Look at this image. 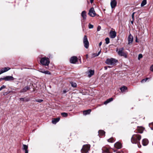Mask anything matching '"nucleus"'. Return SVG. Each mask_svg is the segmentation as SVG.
<instances>
[{
	"mask_svg": "<svg viewBox=\"0 0 153 153\" xmlns=\"http://www.w3.org/2000/svg\"><path fill=\"white\" fill-rule=\"evenodd\" d=\"M141 139V136L139 134L133 135L131 138V141L133 143L137 144L138 147L140 148V145H139V141Z\"/></svg>",
	"mask_w": 153,
	"mask_h": 153,
	"instance_id": "f257e3e1",
	"label": "nucleus"
},
{
	"mask_svg": "<svg viewBox=\"0 0 153 153\" xmlns=\"http://www.w3.org/2000/svg\"><path fill=\"white\" fill-rule=\"evenodd\" d=\"M40 62L43 65L48 66L50 62L49 59L46 57H42L40 60Z\"/></svg>",
	"mask_w": 153,
	"mask_h": 153,
	"instance_id": "f03ea898",
	"label": "nucleus"
},
{
	"mask_svg": "<svg viewBox=\"0 0 153 153\" xmlns=\"http://www.w3.org/2000/svg\"><path fill=\"white\" fill-rule=\"evenodd\" d=\"M118 60L115 59L111 58L110 59H106L105 63L109 65H114L115 63L117 62Z\"/></svg>",
	"mask_w": 153,
	"mask_h": 153,
	"instance_id": "7ed1b4c3",
	"label": "nucleus"
},
{
	"mask_svg": "<svg viewBox=\"0 0 153 153\" xmlns=\"http://www.w3.org/2000/svg\"><path fill=\"white\" fill-rule=\"evenodd\" d=\"M123 48H121L119 49L118 50L117 49L116 51L117 52L118 54L121 56H123L125 58H126L127 57V55L126 53H124L123 50Z\"/></svg>",
	"mask_w": 153,
	"mask_h": 153,
	"instance_id": "20e7f679",
	"label": "nucleus"
},
{
	"mask_svg": "<svg viewBox=\"0 0 153 153\" xmlns=\"http://www.w3.org/2000/svg\"><path fill=\"white\" fill-rule=\"evenodd\" d=\"M90 146L89 145H85L83 146L81 150L82 153H87L89 150Z\"/></svg>",
	"mask_w": 153,
	"mask_h": 153,
	"instance_id": "39448f33",
	"label": "nucleus"
},
{
	"mask_svg": "<svg viewBox=\"0 0 153 153\" xmlns=\"http://www.w3.org/2000/svg\"><path fill=\"white\" fill-rule=\"evenodd\" d=\"M83 42L85 48L87 49L89 47V43L87 37L86 35H85L84 36Z\"/></svg>",
	"mask_w": 153,
	"mask_h": 153,
	"instance_id": "423d86ee",
	"label": "nucleus"
},
{
	"mask_svg": "<svg viewBox=\"0 0 153 153\" xmlns=\"http://www.w3.org/2000/svg\"><path fill=\"white\" fill-rule=\"evenodd\" d=\"M88 15L94 17L96 15V13L93 7H91L89 10Z\"/></svg>",
	"mask_w": 153,
	"mask_h": 153,
	"instance_id": "0eeeda50",
	"label": "nucleus"
},
{
	"mask_svg": "<svg viewBox=\"0 0 153 153\" xmlns=\"http://www.w3.org/2000/svg\"><path fill=\"white\" fill-rule=\"evenodd\" d=\"M78 61V59L76 56H73L70 59V62L73 64L75 63Z\"/></svg>",
	"mask_w": 153,
	"mask_h": 153,
	"instance_id": "6e6552de",
	"label": "nucleus"
},
{
	"mask_svg": "<svg viewBox=\"0 0 153 153\" xmlns=\"http://www.w3.org/2000/svg\"><path fill=\"white\" fill-rule=\"evenodd\" d=\"M110 37L111 38H114L116 36V33L115 31L111 30L109 33Z\"/></svg>",
	"mask_w": 153,
	"mask_h": 153,
	"instance_id": "1a4fd4ad",
	"label": "nucleus"
},
{
	"mask_svg": "<svg viewBox=\"0 0 153 153\" xmlns=\"http://www.w3.org/2000/svg\"><path fill=\"white\" fill-rule=\"evenodd\" d=\"M128 44L132 43L133 40V37L130 33L128 36Z\"/></svg>",
	"mask_w": 153,
	"mask_h": 153,
	"instance_id": "9d476101",
	"label": "nucleus"
},
{
	"mask_svg": "<svg viewBox=\"0 0 153 153\" xmlns=\"http://www.w3.org/2000/svg\"><path fill=\"white\" fill-rule=\"evenodd\" d=\"M102 153H112V152L110 151L109 149L105 147H103L102 149Z\"/></svg>",
	"mask_w": 153,
	"mask_h": 153,
	"instance_id": "9b49d317",
	"label": "nucleus"
},
{
	"mask_svg": "<svg viewBox=\"0 0 153 153\" xmlns=\"http://www.w3.org/2000/svg\"><path fill=\"white\" fill-rule=\"evenodd\" d=\"M4 77L5 80L6 81H12L14 79V78L11 76H7Z\"/></svg>",
	"mask_w": 153,
	"mask_h": 153,
	"instance_id": "f8f14e48",
	"label": "nucleus"
},
{
	"mask_svg": "<svg viewBox=\"0 0 153 153\" xmlns=\"http://www.w3.org/2000/svg\"><path fill=\"white\" fill-rule=\"evenodd\" d=\"M110 4L111 7L113 9L116 6L117 3L115 0H112L111 1Z\"/></svg>",
	"mask_w": 153,
	"mask_h": 153,
	"instance_id": "ddd939ff",
	"label": "nucleus"
},
{
	"mask_svg": "<svg viewBox=\"0 0 153 153\" xmlns=\"http://www.w3.org/2000/svg\"><path fill=\"white\" fill-rule=\"evenodd\" d=\"M30 88L28 86H26L23 89L21 90L20 91V93H25L26 92L27 90L30 89Z\"/></svg>",
	"mask_w": 153,
	"mask_h": 153,
	"instance_id": "4468645a",
	"label": "nucleus"
},
{
	"mask_svg": "<svg viewBox=\"0 0 153 153\" xmlns=\"http://www.w3.org/2000/svg\"><path fill=\"white\" fill-rule=\"evenodd\" d=\"M86 12L85 11H83L82 12L81 16L82 17L83 20H86Z\"/></svg>",
	"mask_w": 153,
	"mask_h": 153,
	"instance_id": "2eb2a0df",
	"label": "nucleus"
},
{
	"mask_svg": "<svg viewBox=\"0 0 153 153\" xmlns=\"http://www.w3.org/2000/svg\"><path fill=\"white\" fill-rule=\"evenodd\" d=\"M114 147L118 149H120L122 147V144L121 143L119 142H117L114 145Z\"/></svg>",
	"mask_w": 153,
	"mask_h": 153,
	"instance_id": "dca6fc26",
	"label": "nucleus"
},
{
	"mask_svg": "<svg viewBox=\"0 0 153 153\" xmlns=\"http://www.w3.org/2000/svg\"><path fill=\"white\" fill-rule=\"evenodd\" d=\"M149 143L148 140L146 139H143L142 142V144L144 146L147 145Z\"/></svg>",
	"mask_w": 153,
	"mask_h": 153,
	"instance_id": "f3484780",
	"label": "nucleus"
},
{
	"mask_svg": "<svg viewBox=\"0 0 153 153\" xmlns=\"http://www.w3.org/2000/svg\"><path fill=\"white\" fill-rule=\"evenodd\" d=\"M91 110L90 109L84 111H83V114L85 115L89 114L91 112Z\"/></svg>",
	"mask_w": 153,
	"mask_h": 153,
	"instance_id": "a211bd4d",
	"label": "nucleus"
},
{
	"mask_svg": "<svg viewBox=\"0 0 153 153\" xmlns=\"http://www.w3.org/2000/svg\"><path fill=\"white\" fill-rule=\"evenodd\" d=\"M60 120L59 117H57L56 118L52 120V123L53 124H56L57 122H58Z\"/></svg>",
	"mask_w": 153,
	"mask_h": 153,
	"instance_id": "6ab92c4d",
	"label": "nucleus"
},
{
	"mask_svg": "<svg viewBox=\"0 0 153 153\" xmlns=\"http://www.w3.org/2000/svg\"><path fill=\"white\" fill-rule=\"evenodd\" d=\"M28 149V146L25 145L24 144L23 145V150H25V153H28V150H27Z\"/></svg>",
	"mask_w": 153,
	"mask_h": 153,
	"instance_id": "aec40b11",
	"label": "nucleus"
},
{
	"mask_svg": "<svg viewBox=\"0 0 153 153\" xmlns=\"http://www.w3.org/2000/svg\"><path fill=\"white\" fill-rule=\"evenodd\" d=\"M94 71L93 70H90L88 72V76L89 77H91L92 76L94 75Z\"/></svg>",
	"mask_w": 153,
	"mask_h": 153,
	"instance_id": "412c9836",
	"label": "nucleus"
},
{
	"mask_svg": "<svg viewBox=\"0 0 153 153\" xmlns=\"http://www.w3.org/2000/svg\"><path fill=\"white\" fill-rule=\"evenodd\" d=\"M98 133L100 136H103L105 135V132L102 130H100L98 131Z\"/></svg>",
	"mask_w": 153,
	"mask_h": 153,
	"instance_id": "4be33fe9",
	"label": "nucleus"
},
{
	"mask_svg": "<svg viewBox=\"0 0 153 153\" xmlns=\"http://www.w3.org/2000/svg\"><path fill=\"white\" fill-rule=\"evenodd\" d=\"M113 100V99L112 98H111L109 99H108L104 102V104L106 105L108 103L112 101Z\"/></svg>",
	"mask_w": 153,
	"mask_h": 153,
	"instance_id": "5701e85b",
	"label": "nucleus"
},
{
	"mask_svg": "<svg viewBox=\"0 0 153 153\" xmlns=\"http://www.w3.org/2000/svg\"><path fill=\"white\" fill-rule=\"evenodd\" d=\"M120 89L121 92H123L127 90V87L125 86H123L120 88Z\"/></svg>",
	"mask_w": 153,
	"mask_h": 153,
	"instance_id": "b1692460",
	"label": "nucleus"
},
{
	"mask_svg": "<svg viewBox=\"0 0 153 153\" xmlns=\"http://www.w3.org/2000/svg\"><path fill=\"white\" fill-rule=\"evenodd\" d=\"M10 69V68L7 67L1 69L2 71L4 73V72H5L8 71Z\"/></svg>",
	"mask_w": 153,
	"mask_h": 153,
	"instance_id": "393cba45",
	"label": "nucleus"
},
{
	"mask_svg": "<svg viewBox=\"0 0 153 153\" xmlns=\"http://www.w3.org/2000/svg\"><path fill=\"white\" fill-rule=\"evenodd\" d=\"M146 0H143L141 4V7L143 6L146 4Z\"/></svg>",
	"mask_w": 153,
	"mask_h": 153,
	"instance_id": "a878e982",
	"label": "nucleus"
},
{
	"mask_svg": "<svg viewBox=\"0 0 153 153\" xmlns=\"http://www.w3.org/2000/svg\"><path fill=\"white\" fill-rule=\"evenodd\" d=\"M61 114L62 116L64 117H66L68 115V114L65 112L62 113Z\"/></svg>",
	"mask_w": 153,
	"mask_h": 153,
	"instance_id": "bb28decb",
	"label": "nucleus"
},
{
	"mask_svg": "<svg viewBox=\"0 0 153 153\" xmlns=\"http://www.w3.org/2000/svg\"><path fill=\"white\" fill-rule=\"evenodd\" d=\"M149 126L152 130H153V122L149 124Z\"/></svg>",
	"mask_w": 153,
	"mask_h": 153,
	"instance_id": "cd10ccee",
	"label": "nucleus"
},
{
	"mask_svg": "<svg viewBox=\"0 0 153 153\" xmlns=\"http://www.w3.org/2000/svg\"><path fill=\"white\" fill-rule=\"evenodd\" d=\"M105 43L106 44H108L110 42L109 39L108 37H107L105 38Z\"/></svg>",
	"mask_w": 153,
	"mask_h": 153,
	"instance_id": "c85d7f7f",
	"label": "nucleus"
},
{
	"mask_svg": "<svg viewBox=\"0 0 153 153\" xmlns=\"http://www.w3.org/2000/svg\"><path fill=\"white\" fill-rule=\"evenodd\" d=\"M108 141L109 142L112 143L114 141V140L112 138H110L108 140Z\"/></svg>",
	"mask_w": 153,
	"mask_h": 153,
	"instance_id": "c756f323",
	"label": "nucleus"
},
{
	"mask_svg": "<svg viewBox=\"0 0 153 153\" xmlns=\"http://www.w3.org/2000/svg\"><path fill=\"white\" fill-rule=\"evenodd\" d=\"M71 83L72 87H76V83L72 82Z\"/></svg>",
	"mask_w": 153,
	"mask_h": 153,
	"instance_id": "7c9ffc66",
	"label": "nucleus"
},
{
	"mask_svg": "<svg viewBox=\"0 0 153 153\" xmlns=\"http://www.w3.org/2000/svg\"><path fill=\"white\" fill-rule=\"evenodd\" d=\"M148 79V78H146V79H143L141 81V82L142 83H143V82H146V81L147 80V79Z\"/></svg>",
	"mask_w": 153,
	"mask_h": 153,
	"instance_id": "2f4dec72",
	"label": "nucleus"
},
{
	"mask_svg": "<svg viewBox=\"0 0 153 153\" xmlns=\"http://www.w3.org/2000/svg\"><path fill=\"white\" fill-rule=\"evenodd\" d=\"M45 74H51V73L48 71H45L44 73Z\"/></svg>",
	"mask_w": 153,
	"mask_h": 153,
	"instance_id": "473e14b6",
	"label": "nucleus"
},
{
	"mask_svg": "<svg viewBox=\"0 0 153 153\" xmlns=\"http://www.w3.org/2000/svg\"><path fill=\"white\" fill-rule=\"evenodd\" d=\"M143 57V56L142 54H140L138 55V59L139 60H140L141 58H142Z\"/></svg>",
	"mask_w": 153,
	"mask_h": 153,
	"instance_id": "72a5a7b5",
	"label": "nucleus"
},
{
	"mask_svg": "<svg viewBox=\"0 0 153 153\" xmlns=\"http://www.w3.org/2000/svg\"><path fill=\"white\" fill-rule=\"evenodd\" d=\"M6 86L4 85H3L0 88V91L1 90L5 88H6Z\"/></svg>",
	"mask_w": 153,
	"mask_h": 153,
	"instance_id": "f704fd0d",
	"label": "nucleus"
},
{
	"mask_svg": "<svg viewBox=\"0 0 153 153\" xmlns=\"http://www.w3.org/2000/svg\"><path fill=\"white\" fill-rule=\"evenodd\" d=\"M88 27L89 29L92 28L93 27V25L90 24H89L88 25Z\"/></svg>",
	"mask_w": 153,
	"mask_h": 153,
	"instance_id": "c9c22d12",
	"label": "nucleus"
},
{
	"mask_svg": "<svg viewBox=\"0 0 153 153\" xmlns=\"http://www.w3.org/2000/svg\"><path fill=\"white\" fill-rule=\"evenodd\" d=\"M36 102H41L43 101V100H41V99H39V100H36Z\"/></svg>",
	"mask_w": 153,
	"mask_h": 153,
	"instance_id": "e433bc0d",
	"label": "nucleus"
},
{
	"mask_svg": "<svg viewBox=\"0 0 153 153\" xmlns=\"http://www.w3.org/2000/svg\"><path fill=\"white\" fill-rule=\"evenodd\" d=\"M101 28V27L100 26V25L98 26L97 27V31H99L100 30Z\"/></svg>",
	"mask_w": 153,
	"mask_h": 153,
	"instance_id": "4c0bfd02",
	"label": "nucleus"
},
{
	"mask_svg": "<svg viewBox=\"0 0 153 153\" xmlns=\"http://www.w3.org/2000/svg\"><path fill=\"white\" fill-rule=\"evenodd\" d=\"M100 53H101V51H100L98 52V53L97 54V53H96V54H95V56H99V55L100 54Z\"/></svg>",
	"mask_w": 153,
	"mask_h": 153,
	"instance_id": "58836bf2",
	"label": "nucleus"
},
{
	"mask_svg": "<svg viewBox=\"0 0 153 153\" xmlns=\"http://www.w3.org/2000/svg\"><path fill=\"white\" fill-rule=\"evenodd\" d=\"M19 100L21 101H25V99H24V98H20Z\"/></svg>",
	"mask_w": 153,
	"mask_h": 153,
	"instance_id": "ea45409f",
	"label": "nucleus"
},
{
	"mask_svg": "<svg viewBox=\"0 0 153 153\" xmlns=\"http://www.w3.org/2000/svg\"><path fill=\"white\" fill-rule=\"evenodd\" d=\"M135 13V12H134L132 14V18L133 20H134V14Z\"/></svg>",
	"mask_w": 153,
	"mask_h": 153,
	"instance_id": "a19ab883",
	"label": "nucleus"
},
{
	"mask_svg": "<svg viewBox=\"0 0 153 153\" xmlns=\"http://www.w3.org/2000/svg\"><path fill=\"white\" fill-rule=\"evenodd\" d=\"M150 70L151 71H153V65H152L150 67Z\"/></svg>",
	"mask_w": 153,
	"mask_h": 153,
	"instance_id": "79ce46f5",
	"label": "nucleus"
},
{
	"mask_svg": "<svg viewBox=\"0 0 153 153\" xmlns=\"http://www.w3.org/2000/svg\"><path fill=\"white\" fill-rule=\"evenodd\" d=\"M2 80H4V77L3 78H0V81H2Z\"/></svg>",
	"mask_w": 153,
	"mask_h": 153,
	"instance_id": "37998d69",
	"label": "nucleus"
},
{
	"mask_svg": "<svg viewBox=\"0 0 153 153\" xmlns=\"http://www.w3.org/2000/svg\"><path fill=\"white\" fill-rule=\"evenodd\" d=\"M117 153H124L122 151H120L117 152Z\"/></svg>",
	"mask_w": 153,
	"mask_h": 153,
	"instance_id": "c03bdc74",
	"label": "nucleus"
},
{
	"mask_svg": "<svg viewBox=\"0 0 153 153\" xmlns=\"http://www.w3.org/2000/svg\"><path fill=\"white\" fill-rule=\"evenodd\" d=\"M3 72L2 71L1 69V70H0V74H1L3 73Z\"/></svg>",
	"mask_w": 153,
	"mask_h": 153,
	"instance_id": "a18cd8bd",
	"label": "nucleus"
},
{
	"mask_svg": "<svg viewBox=\"0 0 153 153\" xmlns=\"http://www.w3.org/2000/svg\"><path fill=\"white\" fill-rule=\"evenodd\" d=\"M40 71V72L41 73H44L45 71L42 70V71Z\"/></svg>",
	"mask_w": 153,
	"mask_h": 153,
	"instance_id": "49530a36",
	"label": "nucleus"
},
{
	"mask_svg": "<svg viewBox=\"0 0 153 153\" xmlns=\"http://www.w3.org/2000/svg\"><path fill=\"white\" fill-rule=\"evenodd\" d=\"M29 100L28 99H26L25 100V101L27 102Z\"/></svg>",
	"mask_w": 153,
	"mask_h": 153,
	"instance_id": "de8ad7c7",
	"label": "nucleus"
},
{
	"mask_svg": "<svg viewBox=\"0 0 153 153\" xmlns=\"http://www.w3.org/2000/svg\"><path fill=\"white\" fill-rule=\"evenodd\" d=\"M102 44V42H100L99 44V45L100 46Z\"/></svg>",
	"mask_w": 153,
	"mask_h": 153,
	"instance_id": "09e8293b",
	"label": "nucleus"
},
{
	"mask_svg": "<svg viewBox=\"0 0 153 153\" xmlns=\"http://www.w3.org/2000/svg\"><path fill=\"white\" fill-rule=\"evenodd\" d=\"M94 1V0H90L91 3H92Z\"/></svg>",
	"mask_w": 153,
	"mask_h": 153,
	"instance_id": "8fccbe9b",
	"label": "nucleus"
},
{
	"mask_svg": "<svg viewBox=\"0 0 153 153\" xmlns=\"http://www.w3.org/2000/svg\"><path fill=\"white\" fill-rule=\"evenodd\" d=\"M133 19H132V20L131 21V23L132 24H133Z\"/></svg>",
	"mask_w": 153,
	"mask_h": 153,
	"instance_id": "3c124183",
	"label": "nucleus"
},
{
	"mask_svg": "<svg viewBox=\"0 0 153 153\" xmlns=\"http://www.w3.org/2000/svg\"><path fill=\"white\" fill-rule=\"evenodd\" d=\"M63 92L64 93H65L67 91L66 90H64Z\"/></svg>",
	"mask_w": 153,
	"mask_h": 153,
	"instance_id": "603ef678",
	"label": "nucleus"
},
{
	"mask_svg": "<svg viewBox=\"0 0 153 153\" xmlns=\"http://www.w3.org/2000/svg\"><path fill=\"white\" fill-rule=\"evenodd\" d=\"M104 68L105 70H107V67L106 66H105L104 67Z\"/></svg>",
	"mask_w": 153,
	"mask_h": 153,
	"instance_id": "864d4df0",
	"label": "nucleus"
},
{
	"mask_svg": "<svg viewBox=\"0 0 153 153\" xmlns=\"http://www.w3.org/2000/svg\"><path fill=\"white\" fill-rule=\"evenodd\" d=\"M7 94H6V93L4 94V95H5Z\"/></svg>",
	"mask_w": 153,
	"mask_h": 153,
	"instance_id": "5fc2aeb1",
	"label": "nucleus"
},
{
	"mask_svg": "<svg viewBox=\"0 0 153 153\" xmlns=\"http://www.w3.org/2000/svg\"><path fill=\"white\" fill-rule=\"evenodd\" d=\"M142 132H142V131H141V132H140V133H142Z\"/></svg>",
	"mask_w": 153,
	"mask_h": 153,
	"instance_id": "6e6d98bb",
	"label": "nucleus"
},
{
	"mask_svg": "<svg viewBox=\"0 0 153 153\" xmlns=\"http://www.w3.org/2000/svg\"><path fill=\"white\" fill-rule=\"evenodd\" d=\"M136 42H137V39H136Z\"/></svg>",
	"mask_w": 153,
	"mask_h": 153,
	"instance_id": "4d7b16f0",
	"label": "nucleus"
},
{
	"mask_svg": "<svg viewBox=\"0 0 153 153\" xmlns=\"http://www.w3.org/2000/svg\"><path fill=\"white\" fill-rule=\"evenodd\" d=\"M88 1V0H87Z\"/></svg>",
	"mask_w": 153,
	"mask_h": 153,
	"instance_id": "13d9d810",
	"label": "nucleus"
}]
</instances>
